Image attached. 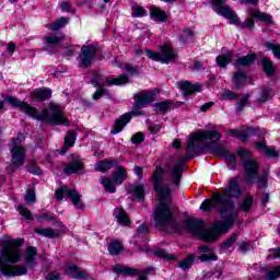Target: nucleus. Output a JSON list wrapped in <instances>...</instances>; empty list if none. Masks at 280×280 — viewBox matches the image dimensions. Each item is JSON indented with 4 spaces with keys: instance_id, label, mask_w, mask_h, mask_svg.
Instances as JSON below:
<instances>
[{
    "instance_id": "nucleus-26",
    "label": "nucleus",
    "mask_w": 280,
    "mask_h": 280,
    "mask_svg": "<svg viewBox=\"0 0 280 280\" xmlns=\"http://www.w3.org/2000/svg\"><path fill=\"white\" fill-rule=\"evenodd\" d=\"M114 217L116 218L118 224H122V226H128V224H130L128 213H126V210H124V208H116L114 210Z\"/></svg>"
},
{
    "instance_id": "nucleus-48",
    "label": "nucleus",
    "mask_w": 280,
    "mask_h": 280,
    "mask_svg": "<svg viewBox=\"0 0 280 280\" xmlns=\"http://www.w3.org/2000/svg\"><path fill=\"white\" fill-rule=\"evenodd\" d=\"M131 16L139 18V16H145V9L139 4H135L131 7Z\"/></svg>"
},
{
    "instance_id": "nucleus-4",
    "label": "nucleus",
    "mask_w": 280,
    "mask_h": 280,
    "mask_svg": "<svg viewBox=\"0 0 280 280\" xmlns=\"http://www.w3.org/2000/svg\"><path fill=\"white\" fill-rule=\"evenodd\" d=\"M22 244L23 240L19 238L9 241L3 245L1 255L4 260L0 258V275H4V277H21V275H25V272H27L25 267L8 265L19 264V261H21V249L19 246Z\"/></svg>"
},
{
    "instance_id": "nucleus-49",
    "label": "nucleus",
    "mask_w": 280,
    "mask_h": 280,
    "mask_svg": "<svg viewBox=\"0 0 280 280\" xmlns=\"http://www.w3.org/2000/svg\"><path fill=\"white\" fill-rule=\"evenodd\" d=\"M195 259L196 256L189 255L187 258L179 262V268H182V270H187L188 268H191V264H194Z\"/></svg>"
},
{
    "instance_id": "nucleus-43",
    "label": "nucleus",
    "mask_w": 280,
    "mask_h": 280,
    "mask_svg": "<svg viewBox=\"0 0 280 280\" xmlns=\"http://www.w3.org/2000/svg\"><path fill=\"white\" fill-rule=\"evenodd\" d=\"M237 237H240V234L237 233L232 234L228 240H225L221 244V248H223V250H229V248H231V246H233V244L237 242Z\"/></svg>"
},
{
    "instance_id": "nucleus-36",
    "label": "nucleus",
    "mask_w": 280,
    "mask_h": 280,
    "mask_svg": "<svg viewBox=\"0 0 280 280\" xmlns=\"http://www.w3.org/2000/svg\"><path fill=\"white\" fill-rule=\"evenodd\" d=\"M262 69L267 75H275V63L268 57L262 58Z\"/></svg>"
},
{
    "instance_id": "nucleus-10",
    "label": "nucleus",
    "mask_w": 280,
    "mask_h": 280,
    "mask_svg": "<svg viewBox=\"0 0 280 280\" xmlns=\"http://www.w3.org/2000/svg\"><path fill=\"white\" fill-rule=\"evenodd\" d=\"M161 54L154 52L152 50H145L148 58L155 60L156 62H162L163 65H170L176 58L174 48L171 45L161 46Z\"/></svg>"
},
{
    "instance_id": "nucleus-11",
    "label": "nucleus",
    "mask_w": 280,
    "mask_h": 280,
    "mask_svg": "<svg viewBox=\"0 0 280 280\" xmlns=\"http://www.w3.org/2000/svg\"><path fill=\"white\" fill-rule=\"evenodd\" d=\"M11 152V163L13 167H21L25 163V148H23V143L21 139H13L12 145L10 148Z\"/></svg>"
},
{
    "instance_id": "nucleus-7",
    "label": "nucleus",
    "mask_w": 280,
    "mask_h": 280,
    "mask_svg": "<svg viewBox=\"0 0 280 280\" xmlns=\"http://www.w3.org/2000/svg\"><path fill=\"white\" fill-rule=\"evenodd\" d=\"M237 154L244 163L245 180L253 185L259 178V163L253 159V153L246 149H240Z\"/></svg>"
},
{
    "instance_id": "nucleus-16",
    "label": "nucleus",
    "mask_w": 280,
    "mask_h": 280,
    "mask_svg": "<svg viewBox=\"0 0 280 280\" xmlns=\"http://www.w3.org/2000/svg\"><path fill=\"white\" fill-rule=\"evenodd\" d=\"M132 115H143V112H131L120 116L119 119L116 120L112 129V135H119V132H121L124 128H126V125L130 124V120L132 119Z\"/></svg>"
},
{
    "instance_id": "nucleus-61",
    "label": "nucleus",
    "mask_w": 280,
    "mask_h": 280,
    "mask_svg": "<svg viewBox=\"0 0 280 280\" xmlns=\"http://www.w3.org/2000/svg\"><path fill=\"white\" fill-rule=\"evenodd\" d=\"M161 128H163L161 124H152L149 126V130L151 135H156L158 132H161Z\"/></svg>"
},
{
    "instance_id": "nucleus-15",
    "label": "nucleus",
    "mask_w": 280,
    "mask_h": 280,
    "mask_svg": "<svg viewBox=\"0 0 280 280\" xmlns=\"http://www.w3.org/2000/svg\"><path fill=\"white\" fill-rule=\"evenodd\" d=\"M230 135L241 139V141H248V137H264V132L259 128H247L246 130L231 129Z\"/></svg>"
},
{
    "instance_id": "nucleus-6",
    "label": "nucleus",
    "mask_w": 280,
    "mask_h": 280,
    "mask_svg": "<svg viewBox=\"0 0 280 280\" xmlns=\"http://www.w3.org/2000/svg\"><path fill=\"white\" fill-rule=\"evenodd\" d=\"M128 82H130V80L126 74H122L118 78H104V75L98 71H92L91 84L95 89H98L93 94V100H100V97H102L103 95H106L107 97L110 96V91H108L106 86H119L120 84H128Z\"/></svg>"
},
{
    "instance_id": "nucleus-19",
    "label": "nucleus",
    "mask_w": 280,
    "mask_h": 280,
    "mask_svg": "<svg viewBox=\"0 0 280 280\" xmlns=\"http://www.w3.org/2000/svg\"><path fill=\"white\" fill-rule=\"evenodd\" d=\"M212 154H215L221 159H225L226 163H230V164H233L235 163V161H237V159L235 158V154L225 150L222 144H217L212 150Z\"/></svg>"
},
{
    "instance_id": "nucleus-41",
    "label": "nucleus",
    "mask_w": 280,
    "mask_h": 280,
    "mask_svg": "<svg viewBox=\"0 0 280 280\" xmlns=\"http://www.w3.org/2000/svg\"><path fill=\"white\" fill-rule=\"evenodd\" d=\"M272 90L270 88H262L260 91V96L258 97V102L260 104H266L272 97Z\"/></svg>"
},
{
    "instance_id": "nucleus-63",
    "label": "nucleus",
    "mask_w": 280,
    "mask_h": 280,
    "mask_svg": "<svg viewBox=\"0 0 280 280\" xmlns=\"http://www.w3.org/2000/svg\"><path fill=\"white\" fill-rule=\"evenodd\" d=\"M60 8L63 12H73L71 2H61Z\"/></svg>"
},
{
    "instance_id": "nucleus-54",
    "label": "nucleus",
    "mask_w": 280,
    "mask_h": 280,
    "mask_svg": "<svg viewBox=\"0 0 280 280\" xmlns=\"http://www.w3.org/2000/svg\"><path fill=\"white\" fill-rule=\"evenodd\" d=\"M148 233H149L148 225L141 224L136 231V237H145Z\"/></svg>"
},
{
    "instance_id": "nucleus-40",
    "label": "nucleus",
    "mask_w": 280,
    "mask_h": 280,
    "mask_svg": "<svg viewBox=\"0 0 280 280\" xmlns=\"http://www.w3.org/2000/svg\"><path fill=\"white\" fill-rule=\"evenodd\" d=\"M69 23V20L67 18H61L60 20L56 21L54 24H47L45 27H48V30H51L52 32H58L60 27H65Z\"/></svg>"
},
{
    "instance_id": "nucleus-42",
    "label": "nucleus",
    "mask_w": 280,
    "mask_h": 280,
    "mask_svg": "<svg viewBox=\"0 0 280 280\" xmlns=\"http://www.w3.org/2000/svg\"><path fill=\"white\" fill-rule=\"evenodd\" d=\"M101 183H102L103 187L105 188V190L108 191L109 194H115V191H117V188L113 184V179L102 177Z\"/></svg>"
},
{
    "instance_id": "nucleus-45",
    "label": "nucleus",
    "mask_w": 280,
    "mask_h": 280,
    "mask_svg": "<svg viewBox=\"0 0 280 280\" xmlns=\"http://www.w3.org/2000/svg\"><path fill=\"white\" fill-rule=\"evenodd\" d=\"M194 38V28H186L184 30V34L180 35L179 40L185 45V43L191 42Z\"/></svg>"
},
{
    "instance_id": "nucleus-50",
    "label": "nucleus",
    "mask_w": 280,
    "mask_h": 280,
    "mask_svg": "<svg viewBox=\"0 0 280 280\" xmlns=\"http://www.w3.org/2000/svg\"><path fill=\"white\" fill-rule=\"evenodd\" d=\"M38 250L36 249V247L31 246L26 249V261H28V264H32V261H34L36 255H37Z\"/></svg>"
},
{
    "instance_id": "nucleus-39",
    "label": "nucleus",
    "mask_w": 280,
    "mask_h": 280,
    "mask_svg": "<svg viewBox=\"0 0 280 280\" xmlns=\"http://www.w3.org/2000/svg\"><path fill=\"white\" fill-rule=\"evenodd\" d=\"M108 250L112 255H119L124 250V245L118 241H112L108 245Z\"/></svg>"
},
{
    "instance_id": "nucleus-23",
    "label": "nucleus",
    "mask_w": 280,
    "mask_h": 280,
    "mask_svg": "<svg viewBox=\"0 0 280 280\" xmlns=\"http://www.w3.org/2000/svg\"><path fill=\"white\" fill-rule=\"evenodd\" d=\"M198 250L199 253H203L201 256H199L201 261H218V255H215L213 248L203 245L199 246Z\"/></svg>"
},
{
    "instance_id": "nucleus-64",
    "label": "nucleus",
    "mask_w": 280,
    "mask_h": 280,
    "mask_svg": "<svg viewBox=\"0 0 280 280\" xmlns=\"http://www.w3.org/2000/svg\"><path fill=\"white\" fill-rule=\"evenodd\" d=\"M46 280H60V273L54 271L46 276Z\"/></svg>"
},
{
    "instance_id": "nucleus-33",
    "label": "nucleus",
    "mask_w": 280,
    "mask_h": 280,
    "mask_svg": "<svg viewBox=\"0 0 280 280\" xmlns=\"http://www.w3.org/2000/svg\"><path fill=\"white\" fill-rule=\"evenodd\" d=\"M174 103L172 101H164V102H159L154 104L155 113L158 115H165L170 108H172V105Z\"/></svg>"
},
{
    "instance_id": "nucleus-22",
    "label": "nucleus",
    "mask_w": 280,
    "mask_h": 280,
    "mask_svg": "<svg viewBox=\"0 0 280 280\" xmlns=\"http://www.w3.org/2000/svg\"><path fill=\"white\" fill-rule=\"evenodd\" d=\"M31 97L32 100H35V102L51 100V90L48 88L36 89L32 92Z\"/></svg>"
},
{
    "instance_id": "nucleus-52",
    "label": "nucleus",
    "mask_w": 280,
    "mask_h": 280,
    "mask_svg": "<svg viewBox=\"0 0 280 280\" xmlns=\"http://www.w3.org/2000/svg\"><path fill=\"white\" fill-rule=\"evenodd\" d=\"M145 194V188H143V185L136 186L133 188V195L138 200H143Z\"/></svg>"
},
{
    "instance_id": "nucleus-51",
    "label": "nucleus",
    "mask_w": 280,
    "mask_h": 280,
    "mask_svg": "<svg viewBox=\"0 0 280 280\" xmlns=\"http://www.w3.org/2000/svg\"><path fill=\"white\" fill-rule=\"evenodd\" d=\"M221 96L223 100H240V94L237 93H234L233 91L231 90H225L221 93Z\"/></svg>"
},
{
    "instance_id": "nucleus-2",
    "label": "nucleus",
    "mask_w": 280,
    "mask_h": 280,
    "mask_svg": "<svg viewBox=\"0 0 280 280\" xmlns=\"http://www.w3.org/2000/svg\"><path fill=\"white\" fill-rule=\"evenodd\" d=\"M242 196V189L240 188V183L237 178H232L229 186L224 188L223 194H213L211 199H206L201 206V211H211L212 209H218L221 215H231L233 209H235V203L231 198H240Z\"/></svg>"
},
{
    "instance_id": "nucleus-34",
    "label": "nucleus",
    "mask_w": 280,
    "mask_h": 280,
    "mask_svg": "<svg viewBox=\"0 0 280 280\" xmlns=\"http://www.w3.org/2000/svg\"><path fill=\"white\" fill-rule=\"evenodd\" d=\"M233 56V52L228 51L224 55L218 56L217 57V65L221 68V69H225V67L228 65H230L231 62V58Z\"/></svg>"
},
{
    "instance_id": "nucleus-58",
    "label": "nucleus",
    "mask_w": 280,
    "mask_h": 280,
    "mask_svg": "<svg viewBox=\"0 0 280 280\" xmlns=\"http://www.w3.org/2000/svg\"><path fill=\"white\" fill-rule=\"evenodd\" d=\"M248 104V95H245L241 102L236 105V110L241 113V110H244V107Z\"/></svg>"
},
{
    "instance_id": "nucleus-27",
    "label": "nucleus",
    "mask_w": 280,
    "mask_h": 280,
    "mask_svg": "<svg viewBox=\"0 0 280 280\" xmlns=\"http://www.w3.org/2000/svg\"><path fill=\"white\" fill-rule=\"evenodd\" d=\"M257 60V55L250 54L247 56L240 57L235 61V67H250Z\"/></svg>"
},
{
    "instance_id": "nucleus-8",
    "label": "nucleus",
    "mask_w": 280,
    "mask_h": 280,
    "mask_svg": "<svg viewBox=\"0 0 280 280\" xmlns=\"http://www.w3.org/2000/svg\"><path fill=\"white\" fill-rule=\"evenodd\" d=\"M221 139L222 135L215 130L192 133L189 137L186 151L189 152V154H194V152L199 149L198 143H202V141H220Z\"/></svg>"
},
{
    "instance_id": "nucleus-35",
    "label": "nucleus",
    "mask_w": 280,
    "mask_h": 280,
    "mask_svg": "<svg viewBox=\"0 0 280 280\" xmlns=\"http://www.w3.org/2000/svg\"><path fill=\"white\" fill-rule=\"evenodd\" d=\"M150 14H151L152 19L160 21V23H163L167 19V14H165V11H163L156 7L151 8Z\"/></svg>"
},
{
    "instance_id": "nucleus-12",
    "label": "nucleus",
    "mask_w": 280,
    "mask_h": 280,
    "mask_svg": "<svg viewBox=\"0 0 280 280\" xmlns=\"http://www.w3.org/2000/svg\"><path fill=\"white\" fill-rule=\"evenodd\" d=\"M212 5L214 12L217 14H221V16H224L230 21V23H237L240 19L237 18V14H235V11L229 8V5L225 4L224 0H212Z\"/></svg>"
},
{
    "instance_id": "nucleus-9",
    "label": "nucleus",
    "mask_w": 280,
    "mask_h": 280,
    "mask_svg": "<svg viewBox=\"0 0 280 280\" xmlns=\"http://www.w3.org/2000/svg\"><path fill=\"white\" fill-rule=\"evenodd\" d=\"M65 196L72 202L75 209H84V203L82 202V195L78 192V190L71 189L67 186H62L55 191V198L59 201H62L65 199Z\"/></svg>"
},
{
    "instance_id": "nucleus-13",
    "label": "nucleus",
    "mask_w": 280,
    "mask_h": 280,
    "mask_svg": "<svg viewBox=\"0 0 280 280\" xmlns=\"http://www.w3.org/2000/svg\"><path fill=\"white\" fill-rule=\"evenodd\" d=\"M95 54H97V47L93 45L82 46L79 54L80 67L89 69L93 65V60H95Z\"/></svg>"
},
{
    "instance_id": "nucleus-31",
    "label": "nucleus",
    "mask_w": 280,
    "mask_h": 280,
    "mask_svg": "<svg viewBox=\"0 0 280 280\" xmlns=\"http://www.w3.org/2000/svg\"><path fill=\"white\" fill-rule=\"evenodd\" d=\"M117 161L115 160H102L96 164L95 171L96 172H108L112 167H115Z\"/></svg>"
},
{
    "instance_id": "nucleus-20",
    "label": "nucleus",
    "mask_w": 280,
    "mask_h": 280,
    "mask_svg": "<svg viewBox=\"0 0 280 280\" xmlns=\"http://www.w3.org/2000/svg\"><path fill=\"white\" fill-rule=\"evenodd\" d=\"M180 91H183L185 97H187L188 95H190V93H200L201 91V86L199 83H190L189 81H179L177 82Z\"/></svg>"
},
{
    "instance_id": "nucleus-3",
    "label": "nucleus",
    "mask_w": 280,
    "mask_h": 280,
    "mask_svg": "<svg viewBox=\"0 0 280 280\" xmlns=\"http://www.w3.org/2000/svg\"><path fill=\"white\" fill-rule=\"evenodd\" d=\"M4 100L14 108H20L22 113H25V115H28V117L38 119V121H45L46 124H57L58 126H69V120L65 118L62 109L56 104H51L49 109H44L40 114H38L35 107H32L30 104L20 101L14 96H7Z\"/></svg>"
},
{
    "instance_id": "nucleus-55",
    "label": "nucleus",
    "mask_w": 280,
    "mask_h": 280,
    "mask_svg": "<svg viewBox=\"0 0 280 280\" xmlns=\"http://www.w3.org/2000/svg\"><path fill=\"white\" fill-rule=\"evenodd\" d=\"M20 213L25 218L26 220H32V211L27 209L25 206H20L19 207Z\"/></svg>"
},
{
    "instance_id": "nucleus-56",
    "label": "nucleus",
    "mask_w": 280,
    "mask_h": 280,
    "mask_svg": "<svg viewBox=\"0 0 280 280\" xmlns=\"http://www.w3.org/2000/svg\"><path fill=\"white\" fill-rule=\"evenodd\" d=\"M143 141H145V137L141 132H138L131 137V143H143Z\"/></svg>"
},
{
    "instance_id": "nucleus-28",
    "label": "nucleus",
    "mask_w": 280,
    "mask_h": 280,
    "mask_svg": "<svg viewBox=\"0 0 280 280\" xmlns=\"http://www.w3.org/2000/svg\"><path fill=\"white\" fill-rule=\"evenodd\" d=\"M246 72L245 71H238L234 74L232 82L235 86V89H244L246 85Z\"/></svg>"
},
{
    "instance_id": "nucleus-14",
    "label": "nucleus",
    "mask_w": 280,
    "mask_h": 280,
    "mask_svg": "<svg viewBox=\"0 0 280 280\" xmlns=\"http://www.w3.org/2000/svg\"><path fill=\"white\" fill-rule=\"evenodd\" d=\"M185 165V160H179L172 166L170 163L166 164V173L171 183L175 184L176 187L180 185V178H183V166Z\"/></svg>"
},
{
    "instance_id": "nucleus-1",
    "label": "nucleus",
    "mask_w": 280,
    "mask_h": 280,
    "mask_svg": "<svg viewBox=\"0 0 280 280\" xmlns=\"http://www.w3.org/2000/svg\"><path fill=\"white\" fill-rule=\"evenodd\" d=\"M163 168L156 166L152 176V180L154 182L153 188L160 200V205L156 207L154 214L155 228L160 231H167V229H171V231H180L178 223H176V219H174V212L167 205V202L172 201L170 186L160 185L163 180Z\"/></svg>"
},
{
    "instance_id": "nucleus-25",
    "label": "nucleus",
    "mask_w": 280,
    "mask_h": 280,
    "mask_svg": "<svg viewBox=\"0 0 280 280\" xmlns=\"http://www.w3.org/2000/svg\"><path fill=\"white\" fill-rule=\"evenodd\" d=\"M77 135L75 131L73 130H69L68 133L65 137V144L61 149L62 154H67V150H69V148H73V145H75V139H77Z\"/></svg>"
},
{
    "instance_id": "nucleus-37",
    "label": "nucleus",
    "mask_w": 280,
    "mask_h": 280,
    "mask_svg": "<svg viewBox=\"0 0 280 280\" xmlns=\"http://www.w3.org/2000/svg\"><path fill=\"white\" fill-rule=\"evenodd\" d=\"M126 168L124 166H118V171L113 174L114 183L116 185H121L126 180Z\"/></svg>"
},
{
    "instance_id": "nucleus-32",
    "label": "nucleus",
    "mask_w": 280,
    "mask_h": 280,
    "mask_svg": "<svg viewBox=\"0 0 280 280\" xmlns=\"http://www.w3.org/2000/svg\"><path fill=\"white\" fill-rule=\"evenodd\" d=\"M253 202H255L253 196H246L244 200L240 203L238 211H243V213H250V211L253 210Z\"/></svg>"
},
{
    "instance_id": "nucleus-30",
    "label": "nucleus",
    "mask_w": 280,
    "mask_h": 280,
    "mask_svg": "<svg viewBox=\"0 0 280 280\" xmlns=\"http://www.w3.org/2000/svg\"><path fill=\"white\" fill-rule=\"evenodd\" d=\"M65 35L60 33L59 35H47L44 37L45 44L49 47H58L59 43H62Z\"/></svg>"
},
{
    "instance_id": "nucleus-46",
    "label": "nucleus",
    "mask_w": 280,
    "mask_h": 280,
    "mask_svg": "<svg viewBox=\"0 0 280 280\" xmlns=\"http://www.w3.org/2000/svg\"><path fill=\"white\" fill-rule=\"evenodd\" d=\"M280 277V266L273 267L266 273V280H277Z\"/></svg>"
},
{
    "instance_id": "nucleus-62",
    "label": "nucleus",
    "mask_w": 280,
    "mask_h": 280,
    "mask_svg": "<svg viewBox=\"0 0 280 280\" xmlns=\"http://www.w3.org/2000/svg\"><path fill=\"white\" fill-rule=\"evenodd\" d=\"M265 154L267 156H269L270 159H277V156H279V153H277V151H275V149H272V148L265 149Z\"/></svg>"
},
{
    "instance_id": "nucleus-5",
    "label": "nucleus",
    "mask_w": 280,
    "mask_h": 280,
    "mask_svg": "<svg viewBox=\"0 0 280 280\" xmlns=\"http://www.w3.org/2000/svg\"><path fill=\"white\" fill-rule=\"evenodd\" d=\"M233 224H235V221L229 218L225 221H217L209 230H205V221L202 219H187L184 222V226L189 233L197 235V237H200L205 242H215L220 233H226Z\"/></svg>"
},
{
    "instance_id": "nucleus-57",
    "label": "nucleus",
    "mask_w": 280,
    "mask_h": 280,
    "mask_svg": "<svg viewBox=\"0 0 280 280\" xmlns=\"http://www.w3.org/2000/svg\"><path fill=\"white\" fill-rule=\"evenodd\" d=\"M258 187H268V173H264L262 176L258 178Z\"/></svg>"
},
{
    "instance_id": "nucleus-53",
    "label": "nucleus",
    "mask_w": 280,
    "mask_h": 280,
    "mask_svg": "<svg viewBox=\"0 0 280 280\" xmlns=\"http://www.w3.org/2000/svg\"><path fill=\"white\" fill-rule=\"evenodd\" d=\"M25 201L27 205H34L36 202V192L33 189L27 190Z\"/></svg>"
},
{
    "instance_id": "nucleus-47",
    "label": "nucleus",
    "mask_w": 280,
    "mask_h": 280,
    "mask_svg": "<svg viewBox=\"0 0 280 280\" xmlns=\"http://www.w3.org/2000/svg\"><path fill=\"white\" fill-rule=\"evenodd\" d=\"M154 255L158 256L160 259H168V260H174L176 257L173 254H167L165 249L159 248L158 250L154 252Z\"/></svg>"
},
{
    "instance_id": "nucleus-59",
    "label": "nucleus",
    "mask_w": 280,
    "mask_h": 280,
    "mask_svg": "<svg viewBox=\"0 0 280 280\" xmlns=\"http://www.w3.org/2000/svg\"><path fill=\"white\" fill-rule=\"evenodd\" d=\"M28 172L31 174H35V175H40L43 174V171H40V168H38V166H36L34 164V162H32L30 165H28Z\"/></svg>"
},
{
    "instance_id": "nucleus-21",
    "label": "nucleus",
    "mask_w": 280,
    "mask_h": 280,
    "mask_svg": "<svg viewBox=\"0 0 280 280\" xmlns=\"http://www.w3.org/2000/svg\"><path fill=\"white\" fill-rule=\"evenodd\" d=\"M66 275L77 280L86 279V271L75 265H68L66 267Z\"/></svg>"
},
{
    "instance_id": "nucleus-29",
    "label": "nucleus",
    "mask_w": 280,
    "mask_h": 280,
    "mask_svg": "<svg viewBox=\"0 0 280 280\" xmlns=\"http://www.w3.org/2000/svg\"><path fill=\"white\" fill-rule=\"evenodd\" d=\"M249 16H253L254 19H258V21H264L265 23H268V25H272V16L268 13H262L259 10H250Z\"/></svg>"
},
{
    "instance_id": "nucleus-24",
    "label": "nucleus",
    "mask_w": 280,
    "mask_h": 280,
    "mask_svg": "<svg viewBox=\"0 0 280 280\" xmlns=\"http://www.w3.org/2000/svg\"><path fill=\"white\" fill-rule=\"evenodd\" d=\"M113 271L117 275H122L124 277H135V275H139V269L131 268L125 265H116L113 267Z\"/></svg>"
},
{
    "instance_id": "nucleus-38",
    "label": "nucleus",
    "mask_w": 280,
    "mask_h": 280,
    "mask_svg": "<svg viewBox=\"0 0 280 280\" xmlns=\"http://www.w3.org/2000/svg\"><path fill=\"white\" fill-rule=\"evenodd\" d=\"M35 233H37V235H42L43 237H49L50 240H54L60 236V233L51 229H36Z\"/></svg>"
},
{
    "instance_id": "nucleus-17",
    "label": "nucleus",
    "mask_w": 280,
    "mask_h": 280,
    "mask_svg": "<svg viewBox=\"0 0 280 280\" xmlns=\"http://www.w3.org/2000/svg\"><path fill=\"white\" fill-rule=\"evenodd\" d=\"M154 97H156V93L152 91L140 92L135 95L136 106H138V108H143V106L151 104Z\"/></svg>"
},
{
    "instance_id": "nucleus-60",
    "label": "nucleus",
    "mask_w": 280,
    "mask_h": 280,
    "mask_svg": "<svg viewBox=\"0 0 280 280\" xmlns=\"http://www.w3.org/2000/svg\"><path fill=\"white\" fill-rule=\"evenodd\" d=\"M267 257L268 259L270 258L277 259L278 257H280V247L269 249V254Z\"/></svg>"
},
{
    "instance_id": "nucleus-18",
    "label": "nucleus",
    "mask_w": 280,
    "mask_h": 280,
    "mask_svg": "<svg viewBox=\"0 0 280 280\" xmlns=\"http://www.w3.org/2000/svg\"><path fill=\"white\" fill-rule=\"evenodd\" d=\"M84 170V163L80 156H75L69 164L65 166V174L71 176V174H78Z\"/></svg>"
},
{
    "instance_id": "nucleus-44",
    "label": "nucleus",
    "mask_w": 280,
    "mask_h": 280,
    "mask_svg": "<svg viewBox=\"0 0 280 280\" xmlns=\"http://www.w3.org/2000/svg\"><path fill=\"white\" fill-rule=\"evenodd\" d=\"M265 47H267V49H270L273 54V57L280 60V44H272L270 42H266Z\"/></svg>"
}]
</instances>
